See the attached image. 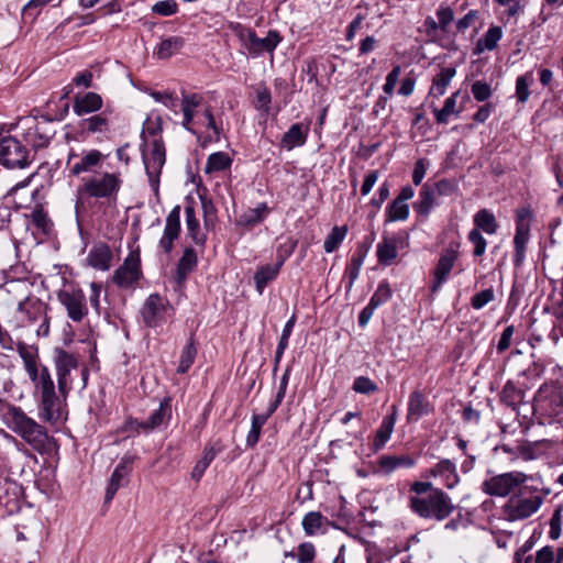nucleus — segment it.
Returning a JSON list of instances; mask_svg holds the SVG:
<instances>
[{
    "label": "nucleus",
    "instance_id": "nucleus-53",
    "mask_svg": "<svg viewBox=\"0 0 563 563\" xmlns=\"http://www.w3.org/2000/svg\"><path fill=\"white\" fill-rule=\"evenodd\" d=\"M178 4L175 0H162L156 2L152 11L162 16H169L177 12Z\"/></svg>",
    "mask_w": 563,
    "mask_h": 563
},
{
    "label": "nucleus",
    "instance_id": "nucleus-18",
    "mask_svg": "<svg viewBox=\"0 0 563 563\" xmlns=\"http://www.w3.org/2000/svg\"><path fill=\"white\" fill-rule=\"evenodd\" d=\"M54 134L52 120H44L30 128L24 137L29 145L37 150L47 146Z\"/></svg>",
    "mask_w": 563,
    "mask_h": 563
},
{
    "label": "nucleus",
    "instance_id": "nucleus-58",
    "mask_svg": "<svg viewBox=\"0 0 563 563\" xmlns=\"http://www.w3.org/2000/svg\"><path fill=\"white\" fill-rule=\"evenodd\" d=\"M429 161L427 158H419L413 167L412 181L416 186L420 185L426 176Z\"/></svg>",
    "mask_w": 563,
    "mask_h": 563
},
{
    "label": "nucleus",
    "instance_id": "nucleus-28",
    "mask_svg": "<svg viewBox=\"0 0 563 563\" xmlns=\"http://www.w3.org/2000/svg\"><path fill=\"white\" fill-rule=\"evenodd\" d=\"M503 37V30L500 26H496V25H493L490 26L486 33L483 35V37H481L474 49H473V54L474 55H481L482 53H484L485 51H493L497 47L498 45V42L501 40Z\"/></svg>",
    "mask_w": 563,
    "mask_h": 563
},
{
    "label": "nucleus",
    "instance_id": "nucleus-56",
    "mask_svg": "<svg viewBox=\"0 0 563 563\" xmlns=\"http://www.w3.org/2000/svg\"><path fill=\"white\" fill-rule=\"evenodd\" d=\"M400 74L401 67L399 65L394 66V68L387 74L386 81L383 86V90L386 95L391 96L394 93V89L398 82Z\"/></svg>",
    "mask_w": 563,
    "mask_h": 563
},
{
    "label": "nucleus",
    "instance_id": "nucleus-7",
    "mask_svg": "<svg viewBox=\"0 0 563 563\" xmlns=\"http://www.w3.org/2000/svg\"><path fill=\"white\" fill-rule=\"evenodd\" d=\"M55 367L57 373L58 393L65 399L71 389V372L79 371L82 378V387H86L88 379V369L86 366H79L78 358L62 349L55 350Z\"/></svg>",
    "mask_w": 563,
    "mask_h": 563
},
{
    "label": "nucleus",
    "instance_id": "nucleus-47",
    "mask_svg": "<svg viewBox=\"0 0 563 563\" xmlns=\"http://www.w3.org/2000/svg\"><path fill=\"white\" fill-rule=\"evenodd\" d=\"M366 257V251L358 252L353 255L351 263L346 267L345 275L349 277L347 288L351 289L354 282L357 279L363 262Z\"/></svg>",
    "mask_w": 563,
    "mask_h": 563
},
{
    "label": "nucleus",
    "instance_id": "nucleus-17",
    "mask_svg": "<svg viewBox=\"0 0 563 563\" xmlns=\"http://www.w3.org/2000/svg\"><path fill=\"white\" fill-rule=\"evenodd\" d=\"M132 456L125 455L120 460L110 477L104 496L106 503H110L119 488L126 484L128 476L132 470Z\"/></svg>",
    "mask_w": 563,
    "mask_h": 563
},
{
    "label": "nucleus",
    "instance_id": "nucleus-20",
    "mask_svg": "<svg viewBox=\"0 0 563 563\" xmlns=\"http://www.w3.org/2000/svg\"><path fill=\"white\" fill-rule=\"evenodd\" d=\"M432 407L421 390H413L408 400L407 421L417 422L431 412Z\"/></svg>",
    "mask_w": 563,
    "mask_h": 563
},
{
    "label": "nucleus",
    "instance_id": "nucleus-22",
    "mask_svg": "<svg viewBox=\"0 0 563 563\" xmlns=\"http://www.w3.org/2000/svg\"><path fill=\"white\" fill-rule=\"evenodd\" d=\"M430 474L434 477H439L442 484L449 489L455 487L460 482L456 466L449 459H443L437 463L435 466L430 471Z\"/></svg>",
    "mask_w": 563,
    "mask_h": 563
},
{
    "label": "nucleus",
    "instance_id": "nucleus-62",
    "mask_svg": "<svg viewBox=\"0 0 563 563\" xmlns=\"http://www.w3.org/2000/svg\"><path fill=\"white\" fill-rule=\"evenodd\" d=\"M224 450V445L221 441H216L213 443L208 444L203 450L202 460L207 463H211L216 456Z\"/></svg>",
    "mask_w": 563,
    "mask_h": 563
},
{
    "label": "nucleus",
    "instance_id": "nucleus-55",
    "mask_svg": "<svg viewBox=\"0 0 563 563\" xmlns=\"http://www.w3.org/2000/svg\"><path fill=\"white\" fill-rule=\"evenodd\" d=\"M346 233L347 228L345 225L334 227L327 236L323 246H339V244L343 242Z\"/></svg>",
    "mask_w": 563,
    "mask_h": 563
},
{
    "label": "nucleus",
    "instance_id": "nucleus-46",
    "mask_svg": "<svg viewBox=\"0 0 563 563\" xmlns=\"http://www.w3.org/2000/svg\"><path fill=\"white\" fill-rule=\"evenodd\" d=\"M525 393L518 389L514 384L507 383L503 390V400L508 406H511L514 410L522 402Z\"/></svg>",
    "mask_w": 563,
    "mask_h": 563
},
{
    "label": "nucleus",
    "instance_id": "nucleus-35",
    "mask_svg": "<svg viewBox=\"0 0 563 563\" xmlns=\"http://www.w3.org/2000/svg\"><path fill=\"white\" fill-rule=\"evenodd\" d=\"M18 311L25 316L29 323H35L46 314V307L40 301H31L26 299L19 303Z\"/></svg>",
    "mask_w": 563,
    "mask_h": 563
},
{
    "label": "nucleus",
    "instance_id": "nucleus-33",
    "mask_svg": "<svg viewBox=\"0 0 563 563\" xmlns=\"http://www.w3.org/2000/svg\"><path fill=\"white\" fill-rule=\"evenodd\" d=\"M435 205V191L432 186L424 184L420 191L419 198L413 203V209L418 214L428 216Z\"/></svg>",
    "mask_w": 563,
    "mask_h": 563
},
{
    "label": "nucleus",
    "instance_id": "nucleus-9",
    "mask_svg": "<svg viewBox=\"0 0 563 563\" xmlns=\"http://www.w3.org/2000/svg\"><path fill=\"white\" fill-rule=\"evenodd\" d=\"M31 159L24 145L15 137L7 136L0 141V164L7 168H24Z\"/></svg>",
    "mask_w": 563,
    "mask_h": 563
},
{
    "label": "nucleus",
    "instance_id": "nucleus-2",
    "mask_svg": "<svg viewBox=\"0 0 563 563\" xmlns=\"http://www.w3.org/2000/svg\"><path fill=\"white\" fill-rule=\"evenodd\" d=\"M122 183L120 173L103 172L82 178V184L76 191V213H79L85 201L89 198L106 200L107 202L115 201Z\"/></svg>",
    "mask_w": 563,
    "mask_h": 563
},
{
    "label": "nucleus",
    "instance_id": "nucleus-44",
    "mask_svg": "<svg viewBox=\"0 0 563 563\" xmlns=\"http://www.w3.org/2000/svg\"><path fill=\"white\" fill-rule=\"evenodd\" d=\"M267 420V415L255 413L252 416L251 429L246 435L247 446L254 448L257 444L261 438L262 428Z\"/></svg>",
    "mask_w": 563,
    "mask_h": 563
},
{
    "label": "nucleus",
    "instance_id": "nucleus-32",
    "mask_svg": "<svg viewBox=\"0 0 563 563\" xmlns=\"http://www.w3.org/2000/svg\"><path fill=\"white\" fill-rule=\"evenodd\" d=\"M197 266V255L194 249H185L184 255L179 260L176 269V283L181 286L189 273H191Z\"/></svg>",
    "mask_w": 563,
    "mask_h": 563
},
{
    "label": "nucleus",
    "instance_id": "nucleus-3",
    "mask_svg": "<svg viewBox=\"0 0 563 563\" xmlns=\"http://www.w3.org/2000/svg\"><path fill=\"white\" fill-rule=\"evenodd\" d=\"M228 29L239 38L241 46L253 58L261 56L265 52L273 54L283 41L282 35L276 30H269L266 36L261 38L254 29L239 22H229Z\"/></svg>",
    "mask_w": 563,
    "mask_h": 563
},
{
    "label": "nucleus",
    "instance_id": "nucleus-14",
    "mask_svg": "<svg viewBox=\"0 0 563 563\" xmlns=\"http://www.w3.org/2000/svg\"><path fill=\"white\" fill-rule=\"evenodd\" d=\"M103 154L98 150L85 151L81 154L70 153L67 159L69 172L73 176L82 173H89L99 167L102 163Z\"/></svg>",
    "mask_w": 563,
    "mask_h": 563
},
{
    "label": "nucleus",
    "instance_id": "nucleus-57",
    "mask_svg": "<svg viewBox=\"0 0 563 563\" xmlns=\"http://www.w3.org/2000/svg\"><path fill=\"white\" fill-rule=\"evenodd\" d=\"M494 290L492 288L482 290L481 292L473 296L471 302L472 307L476 310L482 309L484 306H486L494 299Z\"/></svg>",
    "mask_w": 563,
    "mask_h": 563
},
{
    "label": "nucleus",
    "instance_id": "nucleus-8",
    "mask_svg": "<svg viewBox=\"0 0 563 563\" xmlns=\"http://www.w3.org/2000/svg\"><path fill=\"white\" fill-rule=\"evenodd\" d=\"M527 476L523 473L510 472L500 474L485 481L483 490L492 496H507L509 494L521 493Z\"/></svg>",
    "mask_w": 563,
    "mask_h": 563
},
{
    "label": "nucleus",
    "instance_id": "nucleus-25",
    "mask_svg": "<svg viewBox=\"0 0 563 563\" xmlns=\"http://www.w3.org/2000/svg\"><path fill=\"white\" fill-rule=\"evenodd\" d=\"M525 487L519 495H514L505 505V514L508 520H519L528 517V497Z\"/></svg>",
    "mask_w": 563,
    "mask_h": 563
},
{
    "label": "nucleus",
    "instance_id": "nucleus-23",
    "mask_svg": "<svg viewBox=\"0 0 563 563\" xmlns=\"http://www.w3.org/2000/svg\"><path fill=\"white\" fill-rule=\"evenodd\" d=\"M391 410H393L391 415H389L383 419L379 428L376 431V434H375L373 443H372V450L374 452L380 451L393 434L394 427H395L396 419H397L396 406H393Z\"/></svg>",
    "mask_w": 563,
    "mask_h": 563
},
{
    "label": "nucleus",
    "instance_id": "nucleus-43",
    "mask_svg": "<svg viewBox=\"0 0 563 563\" xmlns=\"http://www.w3.org/2000/svg\"><path fill=\"white\" fill-rule=\"evenodd\" d=\"M409 217V206L395 198L391 203L388 206L386 210V219L387 221L395 222V221H405Z\"/></svg>",
    "mask_w": 563,
    "mask_h": 563
},
{
    "label": "nucleus",
    "instance_id": "nucleus-21",
    "mask_svg": "<svg viewBox=\"0 0 563 563\" xmlns=\"http://www.w3.org/2000/svg\"><path fill=\"white\" fill-rule=\"evenodd\" d=\"M172 400L170 398H164L159 407L154 410L147 420L143 422H137L139 428L143 429L144 431H152L158 427H161L164 422L168 421L172 418Z\"/></svg>",
    "mask_w": 563,
    "mask_h": 563
},
{
    "label": "nucleus",
    "instance_id": "nucleus-15",
    "mask_svg": "<svg viewBox=\"0 0 563 563\" xmlns=\"http://www.w3.org/2000/svg\"><path fill=\"white\" fill-rule=\"evenodd\" d=\"M289 256L290 252L288 250H285V252H278L274 263L261 265L256 269L254 274V282L258 295H262L265 287L277 278L282 266Z\"/></svg>",
    "mask_w": 563,
    "mask_h": 563
},
{
    "label": "nucleus",
    "instance_id": "nucleus-39",
    "mask_svg": "<svg viewBox=\"0 0 563 563\" xmlns=\"http://www.w3.org/2000/svg\"><path fill=\"white\" fill-rule=\"evenodd\" d=\"M197 355V346L191 335L188 343L184 346L180 353L179 365L177 367V373L185 374L191 367L195 362Z\"/></svg>",
    "mask_w": 563,
    "mask_h": 563
},
{
    "label": "nucleus",
    "instance_id": "nucleus-54",
    "mask_svg": "<svg viewBox=\"0 0 563 563\" xmlns=\"http://www.w3.org/2000/svg\"><path fill=\"white\" fill-rule=\"evenodd\" d=\"M437 16L440 30L446 32L450 23L454 20V11L450 7L440 5Z\"/></svg>",
    "mask_w": 563,
    "mask_h": 563
},
{
    "label": "nucleus",
    "instance_id": "nucleus-1",
    "mask_svg": "<svg viewBox=\"0 0 563 563\" xmlns=\"http://www.w3.org/2000/svg\"><path fill=\"white\" fill-rule=\"evenodd\" d=\"M16 350L23 361L25 372L34 384V393L38 398L40 417L53 424L63 422L66 417L63 399L56 394L55 384L46 366H38L36 353L29 350L23 342L16 343Z\"/></svg>",
    "mask_w": 563,
    "mask_h": 563
},
{
    "label": "nucleus",
    "instance_id": "nucleus-16",
    "mask_svg": "<svg viewBox=\"0 0 563 563\" xmlns=\"http://www.w3.org/2000/svg\"><path fill=\"white\" fill-rule=\"evenodd\" d=\"M456 258L457 253L455 251H448L441 255L431 273L430 290L432 294L438 292L443 284L446 283Z\"/></svg>",
    "mask_w": 563,
    "mask_h": 563
},
{
    "label": "nucleus",
    "instance_id": "nucleus-30",
    "mask_svg": "<svg viewBox=\"0 0 563 563\" xmlns=\"http://www.w3.org/2000/svg\"><path fill=\"white\" fill-rule=\"evenodd\" d=\"M456 70L453 67H444L432 79V85L429 90V96L440 98L446 91L452 78L455 76Z\"/></svg>",
    "mask_w": 563,
    "mask_h": 563
},
{
    "label": "nucleus",
    "instance_id": "nucleus-45",
    "mask_svg": "<svg viewBox=\"0 0 563 563\" xmlns=\"http://www.w3.org/2000/svg\"><path fill=\"white\" fill-rule=\"evenodd\" d=\"M296 318L292 316L284 325L276 352H275V364H278L283 357L285 350L288 346V341L295 327Z\"/></svg>",
    "mask_w": 563,
    "mask_h": 563
},
{
    "label": "nucleus",
    "instance_id": "nucleus-48",
    "mask_svg": "<svg viewBox=\"0 0 563 563\" xmlns=\"http://www.w3.org/2000/svg\"><path fill=\"white\" fill-rule=\"evenodd\" d=\"M457 96H459V91L452 93L449 98H446L442 109L433 110L435 120L439 124L446 123L449 115L455 112Z\"/></svg>",
    "mask_w": 563,
    "mask_h": 563
},
{
    "label": "nucleus",
    "instance_id": "nucleus-40",
    "mask_svg": "<svg viewBox=\"0 0 563 563\" xmlns=\"http://www.w3.org/2000/svg\"><path fill=\"white\" fill-rule=\"evenodd\" d=\"M327 523L328 519L319 511H310L302 519V527L308 536L316 534Z\"/></svg>",
    "mask_w": 563,
    "mask_h": 563
},
{
    "label": "nucleus",
    "instance_id": "nucleus-24",
    "mask_svg": "<svg viewBox=\"0 0 563 563\" xmlns=\"http://www.w3.org/2000/svg\"><path fill=\"white\" fill-rule=\"evenodd\" d=\"M180 233V206H175L166 218L161 246H172Z\"/></svg>",
    "mask_w": 563,
    "mask_h": 563
},
{
    "label": "nucleus",
    "instance_id": "nucleus-34",
    "mask_svg": "<svg viewBox=\"0 0 563 563\" xmlns=\"http://www.w3.org/2000/svg\"><path fill=\"white\" fill-rule=\"evenodd\" d=\"M184 44L185 40L181 36H169L162 40L156 47L155 54L159 59H167L178 53Z\"/></svg>",
    "mask_w": 563,
    "mask_h": 563
},
{
    "label": "nucleus",
    "instance_id": "nucleus-10",
    "mask_svg": "<svg viewBox=\"0 0 563 563\" xmlns=\"http://www.w3.org/2000/svg\"><path fill=\"white\" fill-rule=\"evenodd\" d=\"M58 301L65 307L67 316L74 322H80L88 313L86 296L75 286L60 289L57 292Z\"/></svg>",
    "mask_w": 563,
    "mask_h": 563
},
{
    "label": "nucleus",
    "instance_id": "nucleus-41",
    "mask_svg": "<svg viewBox=\"0 0 563 563\" xmlns=\"http://www.w3.org/2000/svg\"><path fill=\"white\" fill-rule=\"evenodd\" d=\"M528 241V208L522 207L517 212V233L514 242L515 246H525Z\"/></svg>",
    "mask_w": 563,
    "mask_h": 563
},
{
    "label": "nucleus",
    "instance_id": "nucleus-26",
    "mask_svg": "<svg viewBox=\"0 0 563 563\" xmlns=\"http://www.w3.org/2000/svg\"><path fill=\"white\" fill-rule=\"evenodd\" d=\"M309 125L303 126L301 123L290 125L288 131L283 135L280 145L287 151H291L297 146H302L307 142Z\"/></svg>",
    "mask_w": 563,
    "mask_h": 563
},
{
    "label": "nucleus",
    "instance_id": "nucleus-19",
    "mask_svg": "<svg viewBox=\"0 0 563 563\" xmlns=\"http://www.w3.org/2000/svg\"><path fill=\"white\" fill-rule=\"evenodd\" d=\"M202 97L198 93H188L181 91V112H183V122L181 126L188 132L196 134L195 129L192 128L194 118L196 114L197 108L201 104Z\"/></svg>",
    "mask_w": 563,
    "mask_h": 563
},
{
    "label": "nucleus",
    "instance_id": "nucleus-37",
    "mask_svg": "<svg viewBox=\"0 0 563 563\" xmlns=\"http://www.w3.org/2000/svg\"><path fill=\"white\" fill-rule=\"evenodd\" d=\"M81 126L89 133H107L110 122L106 112L93 114L81 122Z\"/></svg>",
    "mask_w": 563,
    "mask_h": 563
},
{
    "label": "nucleus",
    "instance_id": "nucleus-49",
    "mask_svg": "<svg viewBox=\"0 0 563 563\" xmlns=\"http://www.w3.org/2000/svg\"><path fill=\"white\" fill-rule=\"evenodd\" d=\"M150 95L156 102L164 104L175 114L178 113V98L175 93L168 91H152Z\"/></svg>",
    "mask_w": 563,
    "mask_h": 563
},
{
    "label": "nucleus",
    "instance_id": "nucleus-6",
    "mask_svg": "<svg viewBox=\"0 0 563 563\" xmlns=\"http://www.w3.org/2000/svg\"><path fill=\"white\" fill-rule=\"evenodd\" d=\"M532 410L539 424L552 423L563 412V389L554 385L541 386L533 397Z\"/></svg>",
    "mask_w": 563,
    "mask_h": 563
},
{
    "label": "nucleus",
    "instance_id": "nucleus-61",
    "mask_svg": "<svg viewBox=\"0 0 563 563\" xmlns=\"http://www.w3.org/2000/svg\"><path fill=\"white\" fill-rule=\"evenodd\" d=\"M478 19L477 10H470L463 18L457 20L456 30L457 32L464 33L468 27H471L474 22Z\"/></svg>",
    "mask_w": 563,
    "mask_h": 563
},
{
    "label": "nucleus",
    "instance_id": "nucleus-59",
    "mask_svg": "<svg viewBox=\"0 0 563 563\" xmlns=\"http://www.w3.org/2000/svg\"><path fill=\"white\" fill-rule=\"evenodd\" d=\"M203 117L207 120V128L213 131L214 136L211 139L213 141H219L222 132L221 125H219L214 119L212 110L210 107H207L203 111Z\"/></svg>",
    "mask_w": 563,
    "mask_h": 563
},
{
    "label": "nucleus",
    "instance_id": "nucleus-4",
    "mask_svg": "<svg viewBox=\"0 0 563 563\" xmlns=\"http://www.w3.org/2000/svg\"><path fill=\"white\" fill-rule=\"evenodd\" d=\"M409 505L419 517L437 521L444 520L455 509L449 495L439 488L432 489L426 496H411Z\"/></svg>",
    "mask_w": 563,
    "mask_h": 563
},
{
    "label": "nucleus",
    "instance_id": "nucleus-13",
    "mask_svg": "<svg viewBox=\"0 0 563 563\" xmlns=\"http://www.w3.org/2000/svg\"><path fill=\"white\" fill-rule=\"evenodd\" d=\"M170 310L167 299L158 294H152L145 300L141 313L145 324L155 328L166 321Z\"/></svg>",
    "mask_w": 563,
    "mask_h": 563
},
{
    "label": "nucleus",
    "instance_id": "nucleus-29",
    "mask_svg": "<svg viewBox=\"0 0 563 563\" xmlns=\"http://www.w3.org/2000/svg\"><path fill=\"white\" fill-rule=\"evenodd\" d=\"M112 260L113 253L111 249H91L86 257V263L95 269L108 271Z\"/></svg>",
    "mask_w": 563,
    "mask_h": 563
},
{
    "label": "nucleus",
    "instance_id": "nucleus-36",
    "mask_svg": "<svg viewBox=\"0 0 563 563\" xmlns=\"http://www.w3.org/2000/svg\"><path fill=\"white\" fill-rule=\"evenodd\" d=\"M232 164V158L228 153L224 152H216L209 155L207 163L205 165L206 174H213L218 172H223L229 169Z\"/></svg>",
    "mask_w": 563,
    "mask_h": 563
},
{
    "label": "nucleus",
    "instance_id": "nucleus-60",
    "mask_svg": "<svg viewBox=\"0 0 563 563\" xmlns=\"http://www.w3.org/2000/svg\"><path fill=\"white\" fill-rule=\"evenodd\" d=\"M314 547L312 543H302L299 545L298 548V553H297V558H298V562L299 563H310L312 562L313 558H314Z\"/></svg>",
    "mask_w": 563,
    "mask_h": 563
},
{
    "label": "nucleus",
    "instance_id": "nucleus-51",
    "mask_svg": "<svg viewBox=\"0 0 563 563\" xmlns=\"http://www.w3.org/2000/svg\"><path fill=\"white\" fill-rule=\"evenodd\" d=\"M377 388V385L366 376H358L353 383V390L358 394L368 395L376 391Z\"/></svg>",
    "mask_w": 563,
    "mask_h": 563
},
{
    "label": "nucleus",
    "instance_id": "nucleus-38",
    "mask_svg": "<svg viewBox=\"0 0 563 563\" xmlns=\"http://www.w3.org/2000/svg\"><path fill=\"white\" fill-rule=\"evenodd\" d=\"M416 464V461L413 457L409 455H400V456H391V455H384L379 460V465L382 468H384L386 472H393L394 470L398 467H412Z\"/></svg>",
    "mask_w": 563,
    "mask_h": 563
},
{
    "label": "nucleus",
    "instance_id": "nucleus-5",
    "mask_svg": "<svg viewBox=\"0 0 563 563\" xmlns=\"http://www.w3.org/2000/svg\"><path fill=\"white\" fill-rule=\"evenodd\" d=\"M12 429L23 438L34 450L40 453L46 452L51 446V439L43 427L35 420L27 417L19 407L10 408Z\"/></svg>",
    "mask_w": 563,
    "mask_h": 563
},
{
    "label": "nucleus",
    "instance_id": "nucleus-63",
    "mask_svg": "<svg viewBox=\"0 0 563 563\" xmlns=\"http://www.w3.org/2000/svg\"><path fill=\"white\" fill-rule=\"evenodd\" d=\"M271 102H272L271 91L267 88L260 89L256 93V108L268 113Z\"/></svg>",
    "mask_w": 563,
    "mask_h": 563
},
{
    "label": "nucleus",
    "instance_id": "nucleus-27",
    "mask_svg": "<svg viewBox=\"0 0 563 563\" xmlns=\"http://www.w3.org/2000/svg\"><path fill=\"white\" fill-rule=\"evenodd\" d=\"M102 108V98L96 92H87L84 96H76L73 109L77 115L96 112Z\"/></svg>",
    "mask_w": 563,
    "mask_h": 563
},
{
    "label": "nucleus",
    "instance_id": "nucleus-64",
    "mask_svg": "<svg viewBox=\"0 0 563 563\" xmlns=\"http://www.w3.org/2000/svg\"><path fill=\"white\" fill-rule=\"evenodd\" d=\"M377 258L379 264L389 266L397 258V249H377Z\"/></svg>",
    "mask_w": 563,
    "mask_h": 563
},
{
    "label": "nucleus",
    "instance_id": "nucleus-11",
    "mask_svg": "<svg viewBox=\"0 0 563 563\" xmlns=\"http://www.w3.org/2000/svg\"><path fill=\"white\" fill-rule=\"evenodd\" d=\"M148 183L154 194L159 192V176L163 165L166 161L165 146L162 137L154 139L152 142V151L148 156H143Z\"/></svg>",
    "mask_w": 563,
    "mask_h": 563
},
{
    "label": "nucleus",
    "instance_id": "nucleus-50",
    "mask_svg": "<svg viewBox=\"0 0 563 563\" xmlns=\"http://www.w3.org/2000/svg\"><path fill=\"white\" fill-rule=\"evenodd\" d=\"M391 297V289L386 282H383L378 285L377 289L369 299V305L377 309L379 306L384 305Z\"/></svg>",
    "mask_w": 563,
    "mask_h": 563
},
{
    "label": "nucleus",
    "instance_id": "nucleus-42",
    "mask_svg": "<svg viewBox=\"0 0 563 563\" xmlns=\"http://www.w3.org/2000/svg\"><path fill=\"white\" fill-rule=\"evenodd\" d=\"M474 222H475V225L481 231H483V232H485L487 234L495 233V231L497 229V223H496L495 216L490 211H488L487 209L479 210L474 216Z\"/></svg>",
    "mask_w": 563,
    "mask_h": 563
},
{
    "label": "nucleus",
    "instance_id": "nucleus-31",
    "mask_svg": "<svg viewBox=\"0 0 563 563\" xmlns=\"http://www.w3.org/2000/svg\"><path fill=\"white\" fill-rule=\"evenodd\" d=\"M185 214L187 234L192 239L195 244L203 245L206 242V235L200 228L199 220L196 217L195 208L192 206H186Z\"/></svg>",
    "mask_w": 563,
    "mask_h": 563
},
{
    "label": "nucleus",
    "instance_id": "nucleus-12",
    "mask_svg": "<svg viewBox=\"0 0 563 563\" xmlns=\"http://www.w3.org/2000/svg\"><path fill=\"white\" fill-rule=\"evenodd\" d=\"M140 250H132L124 263L115 271L113 282L121 288H133L141 279Z\"/></svg>",
    "mask_w": 563,
    "mask_h": 563
},
{
    "label": "nucleus",
    "instance_id": "nucleus-52",
    "mask_svg": "<svg viewBox=\"0 0 563 563\" xmlns=\"http://www.w3.org/2000/svg\"><path fill=\"white\" fill-rule=\"evenodd\" d=\"M471 91L475 100L479 102L488 100L492 96L490 86L482 80H476L475 82H473Z\"/></svg>",
    "mask_w": 563,
    "mask_h": 563
}]
</instances>
